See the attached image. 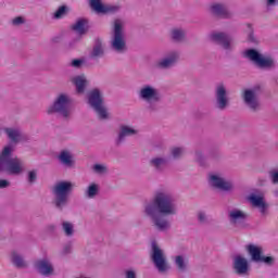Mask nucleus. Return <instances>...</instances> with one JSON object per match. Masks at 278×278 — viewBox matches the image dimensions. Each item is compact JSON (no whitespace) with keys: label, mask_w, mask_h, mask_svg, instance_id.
I'll return each mask as SVG.
<instances>
[{"label":"nucleus","mask_w":278,"mask_h":278,"mask_svg":"<svg viewBox=\"0 0 278 278\" xmlns=\"http://www.w3.org/2000/svg\"><path fill=\"white\" fill-rule=\"evenodd\" d=\"M186 36H187V31L181 27H176L170 30L172 42L181 45V42H186Z\"/></svg>","instance_id":"nucleus-28"},{"label":"nucleus","mask_w":278,"mask_h":278,"mask_svg":"<svg viewBox=\"0 0 278 278\" xmlns=\"http://www.w3.org/2000/svg\"><path fill=\"white\" fill-rule=\"evenodd\" d=\"M211 41L218 47H222L224 51H233V37L227 33L215 31L210 35Z\"/></svg>","instance_id":"nucleus-15"},{"label":"nucleus","mask_w":278,"mask_h":278,"mask_svg":"<svg viewBox=\"0 0 278 278\" xmlns=\"http://www.w3.org/2000/svg\"><path fill=\"white\" fill-rule=\"evenodd\" d=\"M66 14H68V7L66 5H61L53 15V18L60 20V18H64V16H66Z\"/></svg>","instance_id":"nucleus-34"},{"label":"nucleus","mask_w":278,"mask_h":278,"mask_svg":"<svg viewBox=\"0 0 278 278\" xmlns=\"http://www.w3.org/2000/svg\"><path fill=\"white\" fill-rule=\"evenodd\" d=\"M170 153L174 160H180L184 156V148H173Z\"/></svg>","instance_id":"nucleus-38"},{"label":"nucleus","mask_w":278,"mask_h":278,"mask_svg":"<svg viewBox=\"0 0 278 278\" xmlns=\"http://www.w3.org/2000/svg\"><path fill=\"white\" fill-rule=\"evenodd\" d=\"M12 24L15 26L25 25V18L23 16H17L12 20Z\"/></svg>","instance_id":"nucleus-45"},{"label":"nucleus","mask_w":278,"mask_h":278,"mask_svg":"<svg viewBox=\"0 0 278 278\" xmlns=\"http://www.w3.org/2000/svg\"><path fill=\"white\" fill-rule=\"evenodd\" d=\"M248 201H250L253 207H257V210H260L262 216H266V212L268 211V203H266L264 197L251 193L248 198Z\"/></svg>","instance_id":"nucleus-21"},{"label":"nucleus","mask_w":278,"mask_h":278,"mask_svg":"<svg viewBox=\"0 0 278 278\" xmlns=\"http://www.w3.org/2000/svg\"><path fill=\"white\" fill-rule=\"evenodd\" d=\"M121 11V5H104L100 14H116Z\"/></svg>","instance_id":"nucleus-35"},{"label":"nucleus","mask_w":278,"mask_h":278,"mask_svg":"<svg viewBox=\"0 0 278 278\" xmlns=\"http://www.w3.org/2000/svg\"><path fill=\"white\" fill-rule=\"evenodd\" d=\"M175 195L168 191H156L150 202L144 204L143 214L150 218L156 231H168L170 220L166 216H177Z\"/></svg>","instance_id":"nucleus-1"},{"label":"nucleus","mask_w":278,"mask_h":278,"mask_svg":"<svg viewBox=\"0 0 278 278\" xmlns=\"http://www.w3.org/2000/svg\"><path fill=\"white\" fill-rule=\"evenodd\" d=\"M110 47L114 53H118L121 55L129 51V48L127 47V38L125 37V30L123 29V23H121L118 20L114 22Z\"/></svg>","instance_id":"nucleus-8"},{"label":"nucleus","mask_w":278,"mask_h":278,"mask_svg":"<svg viewBox=\"0 0 278 278\" xmlns=\"http://www.w3.org/2000/svg\"><path fill=\"white\" fill-rule=\"evenodd\" d=\"M56 159L60 164L66 168H73V166H75V159L73 157V153H71L70 150H62Z\"/></svg>","instance_id":"nucleus-25"},{"label":"nucleus","mask_w":278,"mask_h":278,"mask_svg":"<svg viewBox=\"0 0 278 278\" xmlns=\"http://www.w3.org/2000/svg\"><path fill=\"white\" fill-rule=\"evenodd\" d=\"M89 5L94 12H98L101 14L103 12L104 4L101 2V0H89Z\"/></svg>","instance_id":"nucleus-33"},{"label":"nucleus","mask_w":278,"mask_h":278,"mask_svg":"<svg viewBox=\"0 0 278 278\" xmlns=\"http://www.w3.org/2000/svg\"><path fill=\"white\" fill-rule=\"evenodd\" d=\"M27 181L28 184H36L38 181V170L31 169L27 173Z\"/></svg>","instance_id":"nucleus-37"},{"label":"nucleus","mask_w":278,"mask_h":278,"mask_svg":"<svg viewBox=\"0 0 278 278\" xmlns=\"http://www.w3.org/2000/svg\"><path fill=\"white\" fill-rule=\"evenodd\" d=\"M180 58L181 52L177 50H170L165 54L164 58L156 62L155 67L159 68V71H170V68L177 66Z\"/></svg>","instance_id":"nucleus-13"},{"label":"nucleus","mask_w":278,"mask_h":278,"mask_svg":"<svg viewBox=\"0 0 278 278\" xmlns=\"http://www.w3.org/2000/svg\"><path fill=\"white\" fill-rule=\"evenodd\" d=\"M245 249L251 262H254V264H264L265 266L273 267L277 262L275 256L264 255V248L260 245L248 244Z\"/></svg>","instance_id":"nucleus-9"},{"label":"nucleus","mask_w":278,"mask_h":278,"mask_svg":"<svg viewBox=\"0 0 278 278\" xmlns=\"http://www.w3.org/2000/svg\"><path fill=\"white\" fill-rule=\"evenodd\" d=\"M198 223L200 225H207V223H210V220L207 219V214L203 211H200L198 213Z\"/></svg>","instance_id":"nucleus-40"},{"label":"nucleus","mask_w":278,"mask_h":278,"mask_svg":"<svg viewBox=\"0 0 278 278\" xmlns=\"http://www.w3.org/2000/svg\"><path fill=\"white\" fill-rule=\"evenodd\" d=\"M99 194V185L92 182L90 184L84 192L85 199H97Z\"/></svg>","instance_id":"nucleus-30"},{"label":"nucleus","mask_w":278,"mask_h":278,"mask_svg":"<svg viewBox=\"0 0 278 278\" xmlns=\"http://www.w3.org/2000/svg\"><path fill=\"white\" fill-rule=\"evenodd\" d=\"M247 218H249V215L244 213V211L233 208L228 212V220L230 225H240V223H244Z\"/></svg>","instance_id":"nucleus-24"},{"label":"nucleus","mask_w":278,"mask_h":278,"mask_svg":"<svg viewBox=\"0 0 278 278\" xmlns=\"http://www.w3.org/2000/svg\"><path fill=\"white\" fill-rule=\"evenodd\" d=\"M4 134H7L9 140L13 144H18V142H28L29 137L21 130V128H4Z\"/></svg>","instance_id":"nucleus-19"},{"label":"nucleus","mask_w":278,"mask_h":278,"mask_svg":"<svg viewBox=\"0 0 278 278\" xmlns=\"http://www.w3.org/2000/svg\"><path fill=\"white\" fill-rule=\"evenodd\" d=\"M232 270L239 277H247L251 271L249 260L242 255L235 256L232 260Z\"/></svg>","instance_id":"nucleus-16"},{"label":"nucleus","mask_w":278,"mask_h":278,"mask_svg":"<svg viewBox=\"0 0 278 278\" xmlns=\"http://www.w3.org/2000/svg\"><path fill=\"white\" fill-rule=\"evenodd\" d=\"M12 184L8 179H0V190H5V188H10Z\"/></svg>","instance_id":"nucleus-46"},{"label":"nucleus","mask_w":278,"mask_h":278,"mask_svg":"<svg viewBox=\"0 0 278 278\" xmlns=\"http://www.w3.org/2000/svg\"><path fill=\"white\" fill-rule=\"evenodd\" d=\"M208 185L213 190H218V192H233L235 188L233 182L227 180V178L223 177L220 174H210Z\"/></svg>","instance_id":"nucleus-12"},{"label":"nucleus","mask_w":278,"mask_h":278,"mask_svg":"<svg viewBox=\"0 0 278 278\" xmlns=\"http://www.w3.org/2000/svg\"><path fill=\"white\" fill-rule=\"evenodd\" d=\"M72 29H73V31H75L79 36H86V34H88V29H90V25H89L88 18H78L72 25Z\"/></svg>","instance_id":"nucleus-27"},{"label":"nucleus","mask_w":278,"mask_h":278,"mask_svg":"<svg viewBox=\"0 0 278 278\" xmlns=\"http://www.w3.org/2000/svg\"><path fill=\"white\" fill-rule=\"evenodd\" d=\"M11 264L20 270L29 268V263H27V261H25V257L23 256V254L16 252V251L11 252Z\"/></svg>","instance_id":"nucleus-26"},{"label":"nucleus","mask_w":278,"mask_h":278,"mask_svg":"<svg viewBox=\"0 0 278 278\" xmlns=\"http://www.w3.org/2000/svg\"><path fill=\"white\" fill-rule=\"evenodd\" d=\"M278 0H266V7L267 8H277Z\"/></svg>","instance_id":"nucleus-49"},{"label":"nucleus","mask_w":278,"mask_h":278,"mask_svg":"<svg viewBox=\"0 0 278 278\" xmlns=\"http://www.w3.org/2000/svg\"><path fill=\"white\" fill-rule=\"evenodd\" d=\"M93 170L98 174V175H105V173H108V166L103 165V164H94L93 165Z\"/></svg>","instance_id":"nucleus-39"},{"label":"nucleus","mask_w":278,"mask_h":278,"mask_svg":"<svg viewBox=\"0 0 278 278\" xmlns=\"http://www.w3.org/2000/svg\"><path fill=\"white\" fill-rule=\"evenodd\" d=\"M247 26L249 29V34H248L249 42H252V45H257V38H255V35L253 34V27L251 26V24H248Z\"/></svg>","instance_id":"nucleus-41"},{"label":"nucleus","mask_w":278,"mask_h":278,"mask_svg":"<svg viewBox=\"0 0 278 278\" xmlns=\"http://www.w3.org/2000/svg\"><path fill=\"white\" fill-rule=\"evenodd\" d=\"M62 231L66 238H73L75 236V226H73V223L71 222H63L62 225Z\"/></svg>","instance_id":"nucleus-31"},{"label":"nucleus","mask_w":278,"mask_h":278,"mask_svg":"<svg viewBox=\"0 0 278 278\" xmlns=\"http://www.w3.org/2000/svg\"><path fill=\"white\" fill-rule=\"evenodd\" d=\"M222 157L220 152L218 150H213L208 154V159L213 162H218V160Z\"/></svg>","instance_id":"nucleus-43"},{"label":"nucleus","mask_w":278,"mask_h":278,"mask_svg":"<svg viewBox=\"0 0 278 278\" xmlns=\"http://www.w3.org/2000/svg\"><path fill=\"white\" fill-rule=\"evenodd\" d=\"M125 278H138V271L134 268H128L124 270Z\"/></svg>","instance_id":"nucleus-42"},{"label":"nucleus","mask_w":278,"mask_h":278,"mask_svg":"<svg viewBox=\"0 0 278 278\" xmlns=\"http://www.w3.org/2000/svg\"><path fill=\"white\" fill-rule=\"evenodd\" d=\"M151 260L159 273H168L170 270L166 254H164V251L155 242H152L151 245Z\"/></svg>","instance_id":"nucleus-11"},{"label":"nucleus","mask_w":278,"mask_h":278,"mask_svg":"<svg viewBox=\"0 0 278 278\" xmlns=\"http://www.w3.org/2000/svg\"><path fill=\"white\" fill-rule=\"evenodd\" d=\"M229 93H227V87L220 83L215 87V108L222 112L227 110L230 105Z\"/></svg>","instance_id":"nucleus-14"},{"label":"nucleus","mask_w":278,"mask_h":278,"mask_svg":"<svg viewBox=\"0 0 278 278\" xmlns=\"http://www.w3.org/2000/svg\"><path fill=\"white\" fill-rule=\"evenodd\" d=\"M148 165L155 170V173H164V168L168 166V157L164 155L153 156L149 160Z\"/></svg>","instance_id":"nucleus-22"},{"label":"nucleus","mask_w":278,"mask_h":278,"mask_svg":"<svg viewBox=\"0 0 278 278\" xmlns=\"http://www.w3.org/2000/svg\"><path fill=\"white\" fill-rule=\"evenodd\" d=\"M241 99L250 112L255 113L262 110V103L260 102V87L244 89L241 93Z\"/></svg>","instance_id":"nucleus-10"},{"label":"nucleus","mask_w":278,"mask_h":278,"mask_svg":"<svg viewBox=\"0 0 278 278\" xmlns=\"http://www.w3.org/2000/svg\"><path fill=\"white\" fill-rule=\"evenodd\" d=\"M74 188L75 185L67 180L58 181L51 187V192L53 194L52 205L58 212H64V210L68 207L71 192H73Z\"/></svg>","instance_id":"nucleus-3"},{"label":"nucleus","mask_w":278,"mask_h":278,"mask_svg":"<svg viewBox=\"0 0 278 278\" xmlns=\"http://www.w3.org/2000/svg\"><path fill=\"white\" fill-rule=\"evenodd\" d=\"M47 229L48 231H55V225H49Z\"/></svg>","instance_id":"nucleus-50"},{"label":"nucleus","mask_w":278,"mask_h":278,"mask_svg":"<svg viewBox=\"0 0 278 278\" xmlns=\"http://www.w3.org/2000/svg\"><path fill=\"white\" fill-rule=\"evenodd\" d=\"M87 99L88 105L96 112L100 121H108L110 118V113H108V108H105L103 92L99 88L91 89L87 94Z\"/></svg>","instance_id":"nucleus-5"},{"label":"nucleus","mask_w":278,"mask_h":278,"mask_svg":"<svg viewBox=\"0 0 278 278\" xmlns=\"http://www.w3.org/2000/svg\"><path fill=\"white\" fill-rule=\"evenodd\" d=\"M211 12L214 16L218 18H230L231 13L225 3H213L211 5Z\"/></svg>","instance_id":"nucleus-23"},{"label":"nucleus","mask_w":278,"mask_h":278,"mask_svg":"<svg viewBox=\"0 0 278 278\" xmlns=\"http://www.w3.org/2000/svg\"><path fill=\"white\" fill-rule=\"evenodd\" d=\"M194 160L200 164V166H205L206 159L202 150H195Z\"/></svg>","instance_id":"nucleus-36"},{"label":"nucleus","mask_w":278,"mask_h":278,"mask_svg":"<svg viewBox=\"0 0 278 278\" xmlns=\"http://www.w3.org/2000/svg\"><path fill=\"white\" fill-rule=\"evenodd\" d=\"M244 58H248L250 62H253L257 68L263 71H273L274 68H277V61H275V58H273V55H265L257 49L252 48L245 50Z\"/></svg>","instance_id":"nucleus-7"},{"label":"nucleus","mask_w":278,"mask_h":278,"mask_svg":"<svg viewBox=\"0 0 278 278\" xmlns=\"http://www.w3.org/2000/svg\"><path fill=\"white\" fill-rule=\"evenodd\" d=\"M73 251V243H66L63 248V255H68Z\"/></svg>","instance_id":"nucleus-47"},{"label":"nucleus","mask_w":278,"mask_h":278,"mask_svg":"<svg viewBox=\"0 0 278 278\" xmlns=\"http://www.w3.org/2000/svg\"><path fill=\"white\" fill-rule=\"evenodd\" d=\"M34 268L42 277H53V275H55V267L51 260L47 257L37 260L34 263Z\"/></svg>","instance_id":"nucleus-17"},{"label":"nucleus","mask_w":278,"mask_h":278,"mask_svg":"<svg viewBox=\"0 0 278 278\" xmlns=\"http://www.w3.org/2000/svg\"><path fill=\"white\" fill-rule=\"evenodd\" d=\"M71 103H73V99H71L68 93H59L53 103L48 106L47 114H49V116L58 114L63 121H71L73 114Z\"/></svg>","instance_id":"nucleus-4"},{"label":"nucleus","mask_w":278,"mask_h":278,"mask_svg":"<svg viewBox=\"0 0 278 278\" xmlns=\"http://www.w3.org/2000/svg\"><path fill=\"white\" fill-rule=\"evenodd\" d=\"M137 94L140 101L147 103L148 112H157V105L155 104L162 101V94L157 88L152 85H143L139 88Z\"/></svg>","instance_id":"nucleus-6"},{"label":"nucleus","mask_w":278,"mask_h":278,"mask_svg":"<svg viewBox=\"0 0 278 278\" xmlns=\"http://www.w3.org/2000/svg\"><path fill=\"white\" fill-rule=\"evenodd\" d=\"M89 58L91 60H101V58H105V43H103V39H94L92 49L89 53Z\"/></svg>","instance_id":"nucleus-20"},{"label":"nucleus","mask_w":278,"mask_h":278,"mask_svg":"<svg viewBox=\"0 0 278 278\" xmlns=\"http://www.w3.org/2000/svg\"><path fill=\"white\" fill-rule=\"evenodd\" d=\"M71 66L74 68H81L84 66V60L83 59H74L71 63Z\"/></svg>","instance_id":"nucleus-44"},{"label":"nucleus","mask_w":278,"mask_h":278,"mask_svg":"<svg viewBox=\"0 0 278 278\" xmlns=\"http://www.w3.org/2000/svg\"><path fill=\"white\" fill-rule=\"evenodd\" d=\"M72 81L76 86V92H78V94H84V92H86V86L88 84L86 76H76Z\"/></svg>","instance_id":"nucleus-29"},{"label":"nucleus","mask_w":278,"mask_h":278,"mask_svg":"<svg viewBox=\"0 0 278 278\" xmlns=\"http://www.w3.org/2000/svg\"><path fill=\"white\" fill-rule=\"evenodd\" d=\"M14 148L11 144L3 148L0 154V173H8V175H23L25 170V161L17 156L12 157Z\"/></svg>","instance_id":"nucleus-2"},{"label":"nucleus","mask_w":278,"mask_h":278,"mask_svg":"<svg viewBox=\"0 0 278 278\" xmlns=\"http://www.w3.org/2000/svg\"><path fill=\"white\" fill-rule=\"evenodd\" d=\"M131 136H138V129L130 125H121L117 136L115 138V146L121 147L125 144V140Z\"/></svg>","instance_id":"nucleus-18"},{"label":"nucleus","mask_w":278,"mask_h":278,"mask_svg":"<svg viewBox=\"0 0 278 278\" xmlns=\"http://www.w3.org/2000/svg\"><path fill=\"white\" fill-rule=\"evenodd\" d=\"M175 264L179 273H186V268H188V262H186V258H184V256L177 255L175 257Z\"/></svg>","instance_id":"nucleus-32"},{"label":"nucleus","mask_w":278,"mask_h":278,"mask_svg":"<svg viewBox=\"0 0 278 278\" xmlns=\"http://www.w3.org/2000/svg\"><path fill=\"white\" fill-rule=\"evenodd\" d=\"M269 175H270L271 184H278V170L270 172Z\"/></svg>","instance_id":"nucleus-48"}]
</instances>
